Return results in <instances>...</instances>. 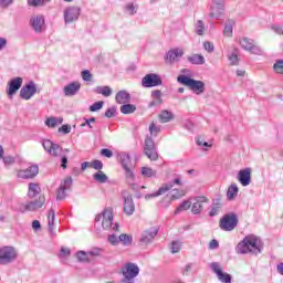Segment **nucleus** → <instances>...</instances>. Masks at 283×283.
<instances>
[{"label": "nucleus", "instance_id": "680f3d73", "mask_svg": "<svg viewBox=\"0 0 283 283\" xmlns=\"http://www.w3.org/2000/svg\"><path fill=\"white\" fill-rule=\"evenodd\" d=\"M196 144L198 145V147H211L212 146V144L205 142V139H202L200 137H198L196 139Z\"/></svg>", "mask_w": 283, "mask_h": 283}, {"label": "nucleus", "instance_id": "de8ad7c7", "mask_svg": "<svg viewBox=\"0 0 283 283\" xmlns=\"http://www.w3.org/2000/svg\"><path fill=\"white\" fill-rule=\"evenodd\" d=\"M108 242L113 247H118V244H120V235L119 237L116 234L108 235Z\"/></svg>", "mask_w": 283, "mask_h": 283}, {"label": "nucleus", "instance_id": "5701e85b", "mask_svg": "<svg viewBox=\"0 0 283 283\" xmlns=\"http://www.w3.org/2000/svg\"><path fill=\"white\" fill-rule=\"evenodd\" d=\"M209 202V198L201 196L196 197L195 202L192 203L191 211L195 216H200L202 213V209H205V205Z\"/></svg>", "mask_w": 283, "mask_h": 283}, {"label": "nucleus", "instance_id": "473e14b6", "mask_svg": "<svg viewBox=\"0 0 283 283\" xmlns=\"http://www.w3.org/2000/svg\"><path fill=\"white\" fill-rule=\"evenodd\" d=\"M175 116L174 113H171L170 111H161L159 114V122L160 123H171V120H174Z\"/></svg>", "mask_w": 283, "mask_h": 283}, {"label": "nucleus", "instance_id": "f03ea898", "mask_svg": "<svg viewBox=\"0 0 283 283\" xmlns=\"http://www.w3.org/2000/svg\"><path fill=\"white\" fill-rule=\"evenodd\" d=\"M177 81L181 85H186V87H189L197 96H200V94H205V82L198 81L195 78H191L187 75H179L177 77Z\"/></svg>", "mask_w": 283, "mask_h": 283}, {"label": "nucleus", "instance_id": "bf43d9fd", "mask_svg": "<svg viewBox=\"0 0 283 283\" xmlns=\"http://www.w3.org/2000/svg\"><path fill=\"white\" fill-rule=\"evenodd\" d=\"M82 78L86 81V83H90V81H92V73L88 70L82 71Z\"/></svg>", "mask_w": 283, "mask_h": 283}, {"label": "nucleus", "instance_id": "4c0bfd02", "mask_svg": "<svg viewBox=\"0 0 283 283\" xmlns=\"http://www.w3.org/2000/svg\"><path fill=\"white\" fill-rule=\"evenodd\" d=\"M95 94H102V96H112V87L109 86H97L94 88Z\"/></svg>", "mask_w": 283, "mask_h": 283}, {"label": "nucleus", "instance_id": "a19ab883", "mask_svg": "<svg viewBox=\"0 0 283 283\" xmlns=\"http://www.w3.org/2000/svg\"><path fill=\"white\" fill-rule=\"evenodd\" d=\"M133 240H134L133 237L129 234L123 233L119 235V242H122L124 247H132Z\"/></svg>", "mask_w": 283, "mask_h": 283}, {"label": "nucleus", "instance_id": "603ef678", "mask_svg": "<svg viewBox=\"0 0 283 283\" xmlns=\"http://www.w3.org/2000/svg\"><path fill=\"white\" fill-rule=\"evenodd\" d=\"M103 105H105V102L103 101L95 102L90 106V112H98V109H103Z\"/></svg>", "mask_w": 283, "mask_h": 283}, {"label": "nucleus", "instance_id": "774afa93", "mask_svg": "<svg viewBox=\"0 0 283 283\" xmlns=\"http://www.w3.org/2000/svg\"><path fill=\"white\" fill-rule=\"evenodd\" d=\"M4 165H14V157L12 156H4L2 157Z\"/></svg>", "mask_w": 283, "mask_h": 283}, {"label": "nucleus", "instance_id": "4468645a", "mask_svg": "<svg viewBox=\"0 0 283 283\" xmlns=\"http://www.w3.org/2000/svg\"><path fill=\"white\" fill-rule=\"evenodd\" d=\"M101 220L103 229H112V224H114V214L109 209H105L103 213L95 217V222H101Z\"/></svg>", "mask_w": 283, "mask_h": 283}, {"label": "nucleus", "instance_id": "052dcab7", "mask_svg": "<svg viewBox=\"0 0 283 283\" xmlns=\"http://www.w3.org/2000/svg\"><path fill=\"white\" fill-rule=\"evenodd\" d=\"M149 132H150L151 136H158L160 128L157 127L156 124L151 123L149 126Z\"/></svg>", "mask_w": 283, "mask_h": 283}, {"label": "nucleus", "instance_id": "5fc2aeb1", "mask_svg": "<svg viewBox=\"0 0 283 283\" xmlns=\"http://www.w3.org/2000/svg\"><path fill=\"white\" fill-rule=\"evenodd\" d=\"M170 249H171V253H180V249H182V247L180 245V242L172 241Z\"/></svg>", "mask_w": 283, "mask_h": 283}, {"label": "nucleus", "instance_id": "39448f33", "mask_svg": "<svg viewBox=\"0 0 283 283\" xmlns=\"http://www.w3.org/2000/svg\"><path fill=\"white\" fill-rule=\"evenodd\" d=\"M238 214H235V212H230L220 219L219 227L221 231H233L235 227H238Z\"/></svg>", "mask_w": 283, "mask_h": 283}, {"label": "nucleus", "instance_id": "9d476101", "mask_svg": "<svg viewBox=\"0 0 283 283\" xmlns=\"http://www.w3.org/2000/svg\"><path fill=\"white\" fill-rule=\"evenodd\" d=\"M30 28L36 32V34H43L45 28V17L43 14L32 15L29 21Z\"/></svg>", "mask_w": 283, "mask_h": 283}, {"label": "nucleus", "instance_id": "72a5a7b5", "mask_svg": "<svg viewBox=\"0 0 283 283\" xmlns=\"http://www.w3.org/2000/svg\"><path fill=\"white\" fill-rule=\"evenodd\" d=\"M30 8H43L48 3H52V0H27Z\"/></svg>", "mask_w": 283, "mask_h": 283}, {"label": "nucleus", "instance_id": "e433bc0d", "mask_svg": "<svg viewBox=\"0 0 283 283\" xmlns=\"http://www.w3.org/2000/svg\"><path fill=\"white\" fill-rule=\"evenodd\" d=\"M93 179L96 181V182H99L101 185H105V182H107V180H109V177H107L105 175V172H103V170H98L97 172H95L93 175Z\"/></svg>", "mask_w": 283, "mask_h": 283}, {"label": "nucleus", "instance_id": "a878e982", "mask_svg": "<svg viewBox=\"0 0 283 283\" xmlns=\"http://www.w3.org/2000/svg\"><path fill=\"white\" fill-rule=\"evenodd\" d=\"M80 90H81V83L71 82L63 88L64 96H76V94H78Z\"/></svg>", "mask_w": 283, "mask_h": 283}, {"label": "nucleus", "instance_id": "49530a36", "mask_svg": "<svg viewBox=\"0 0 283 283\" xmlns=\"http://www.w3.org/2000/svg\"><path fill=\"white\" fill-rule=\"evenodd\" d=\"M196 32L199 36H202V34H205V22H202V20L197 21Z\"/></svg>", "mask_w": 283, "mask_h": 283}, {"label": "nucleus", "instance_id": "13d9d810", "mask_svg": "<svg viewBox=\"0 0 283 283\" xmlns=\"http://www.w3.org/2000/svg\"><path fill=\"white\" fill-rule=\"evenodd\" d=\"M223 34H224V36H232V34H233V24L232 23H229L224 27Z\"/></svg>", "mask_w": 283, "mask_h": 283}, {"label": "nucleus", "instance_id": "e2e57ef3", "mask_svg": "<svg viewBox=\"0 0 283 283\" xmlns=\"http://www.w3.org/2000/svg\"><path fill=\"white\" fill-rule=\"evenodd\" d=\"M192 269H193V263L186 264L182 271V275H186V276L189 275Z\"/></svg>", "mask_w": 283, "mask_h": 283}, {"label": "nucleus", "instance_id": "79ce46f5", "mask_svg": "<svg viewBox=\"0 0 283 283\" xmlns=\"http://www.w3.org/2000/svg\"><path fill=\"white\" fill-rule=\"evenodd\" d=\"M142 176H144V178H156V170H154L149 167H143Z\"/></svg>", "mask_w": 283, "mask_h": 283}, {"label": "nucleus", "instance_id": "8fccbe9b", "mask_svg": "<svg viewBox=\"0 0 283 283\" xmlns=\"http://www.w3.org/2000/svg\"><path fill=\"white\" fill-rule=\"evenodd\" d=\"M102 254L103 249L101 248H93L88 251V255H91V258H101Z\"/></svg>", "mask_w": 283, "mask_h": 283}, {"label": "nucleus", "instance_id": "6e6552de", "mask_svg": "<svg viewBox=\"0 0 283 283\" xmlns=\"http://www.w3.org/2000/svg\"><path fill=\"white\" fill-rule=\"evenodd\" d=\"M64 23L69 25L70 23L76 22L78 17H81V7L69 6L63 12Z\"/></svg>", "mask_w": 283, "mask_h": 283}, {"label": "nucleus", "instance_id": "dca6fc26", "mask_svg": "<svg viewBox=\"0 0 283 283\" xmlns=\"http://www.w3.org/2000/svg\"><path fill=\"white\" fill-rule=\"evenodd\" d=\"M182 56H185V51L182 49L175 48V49H170L166 53L164 60L169 65H174V63H178V61H180Z\"/></svg>", "mask_w": 283, "mask_h": 283}, {"label": "nucleus", "instance_id": "412c9836", "mask_svg": "<svg viewBox=\"0 0 283 283\" xmlns=\"http://www.w3.org/2000/svg\"><path fill=\"white\" fill-rule=\"evenodd\" d=\"M240 45L251 54H262V49L255 45V42L249 38H242L240 40Z\"/></svg>", "mask_w": 283, "mask_h": 283}, {"label": "nucleus", "instance_id": "c85d7f7f", "mask_svg": "<svg viewBox=\"0 0 283 283\" xmlns=\"http://www.w3.org/2000/svg\"><path fill=\"white\" fill-rule=\"evenodd\" d=\"M188 63H191V65H205L206 60L205 56L193 53L190 56L187 57Z\"/></svg>", "mask_w": 283, "mask_h": 283}, {"label": "nucleus", "instance_id": "58836bf2", "mask_svg": "<svg viewBox=\"0 0 283 283\" xmlns=\"http://www.w3.org/2000/svg\"><path fill=\"white\" fill-rule=\"evenodd\" d=\"M55 218H56V212H54V209H51L48 213V222H49L50 233H54V219Z\"/></svg>", "mask_w": 283, "mask_h": 283}, {"label": "nucleus", "instance_id": "b1692460", "mask_svg": "<svg viewBox=\"0 0 283 283\" xmlns=\"http://www.w3.org/2000/svg\"><path fill=\"white\" fill-rule=\"evenodd\" d=\"M21 85H23V78L21 77L12 78L8 83V88H7L8 96H14V94H17L19 90H21Z\"/></svg>", "mask_w": 283, "mask_h": 283}, {"label": "nucleus", "instance_id": "1a4fd4ad", "mask_svg": "<svg viewBox=\"0 0 283 283\" xmlns=\"http://www.w3.org/2000/svg\"><path fill=\"white\" fill-rule=\"evenodd\" d=\"M122 273L124 276V279L122 280L123 282L134 283V277H137V275L140 273V269L134 263H128L126 264Z\"/></svg>", "mask_w": 283, "mask_h": 283}, {"label": "nucleus", "instance_id": "7ed1b4c3", "mask_svg": "<svg viewBox=\"0 0 283 283\" xmlns=\"http://www.w3.org/2000/svg\"><path fill=\"white\" fill-rule=\"evenodd\" d=\"M119 163L125 171V177L128 181L134 182L136 176L134 175V170H132V156L129 154L123 151L118 154Z\"/></svg>", "mask_w": 283, "mask_h": 283}, {"label": "nucleus", "instance_id": "bb28decb", "mask_svg": "<svg viewBox=\"0 0 283 283\" xmlns=\"http://www.w3.org/2000/svg\"><path fill=\"white\" fill-rule=\"evenodd\" d=\"M115 101L118 105H125L132 101V95L127 91H119L115 95Z\"/></svg>", "mask_w": 283, "mask_h": 283}, {"label": "nucleus", "instance_id": "09e8293b", "mask_svg": "<svg viewBox=\"0 0 283 283\" xmlns=\"http://www.w3.org/2000/svg\"><path fill=\"white\" fill-rule=\"evenodd\" d=\"M273 70L276 74H283V60H276Z\"/></svg>", "mask_w": 283, "mask_h": 283}, {"label": "nucleus", "instance_id": "4d7b16f0", "mask_svg": "<svg viewBox=\"0 0 283 283\" xmlns=\"http://www.w3.org/2000/svg\"><path fill=\"white\" fill-rule=\"evenodd\" d=\"M72 250L70 248L62 247L60 250V258H70Z\"/></svg>", "mask_w": 283, "mask_h": 283}, {"label": "nucleus", "instance_id": "ea45409f", "mask_svg": "<svg viewBox=\"0 0 283 283\" xmlns=\"http://www.w3.org/2000/svg\"><path fill=\"white\" fill-rule=\"evenodd\" d=\"M119 111L122 112V114H134V112H136V105L134 104H123L119 108Z\"/></svg>", "mask_w": 283, "mask_h": 283}, {"label": "nucleus", "instance_id": "c03bdc74", "mask_svg": "<svg viewBox=\"0 0 283 283\" xmlns=\"http://www.w3.org/2000/svg\"><path fill=\"white\" fill-rule=\"evenodd\" d=\"M187 192L184 189H172V195L170 197L171 200H180V198H184Z\"/></svg>", "mask_w": 283, "mask_h": 283}, {"label": "nucleus", "instance_id": "ddd939ff", "mask_svg": "<svg viewBox=\"0 0 283 283\" xmlns=\"http://www.w3.org/2000/svg\"><path fill=\"white\" fill-rule=\"evenodd\" d=\"M43 205H45V196L41 195L36 200L21 205L20 211L21 213H25V211H36L41 209Z\"/></svg>", "mask_w": 283, "mask_h": 283}, {"label": "nucleus", "instance_id": "9b49d317", "mask_svg": "<svg viewBox=\"0 0 283 283\" xmlns=\"http://www.w3.org/2000/svg\"><path fill=\"white\" fill-rule=\"evenodd\" d=\"M122 197L124 200V213H126V216H134V211H136V203H134V197L127 190L122 191Z\"/></svg>", "mask_w": 283, "mask_h": 283}, {"label": "nucleus", "instance_id": "c756f323", "mask_svg": "<svg viewBox=\"0 0 283 283\" xmlns=\"http://www.w3.org/2000/svg\"><path fill=\"white\" fill-rule=\"evenodd\" d=\"M151 97L154 98V101L149 103V107L163 105V92H160V90L153 91Z\"/></svg>", "mask_w": 283, "mask_h": 283}, {"label": "nucleus", "instance_id": "6e6d98bb", "mask_svg": "<svg viewBox=\"0 0 283 283\" xmlns=\"http://www.w3.org/2000/svg\"><path fill=\"white\" fill-rule=\"evenodd\" d=\"M203 50H206V52H209V54H211V52H213L216 50V46L213 45L212 42H203Z\"/></svg>", "mask_w": 283, "mask_h": 283}, {"label": "nucleus", "instance_id": "69168bd1", "mask_svg": "<svg viewBox=\"0 0 283 283\" xmlns=\"http://www.w3.org/2000/svg\"><path fill=\"white\" fill-rule=\"evenodd\" d=\"M59 132H61L62 134H70V132H72V126L65 124V125H62L60 128H59Z\"/></svg>", "mask_w": 283, "mask_h": 283}, {"label": "nucleus", "instance_id": "cd10ccee", "mask_svg": "<svg viewBox=\"0 0 283 283\" xmlns=\"http://www.w3.org/2000/svg\"><path fill=\"white\" fill-rule=\"evenodd\" d=\"M221 210H222V199L220 198L213 199L211 210L209 212L210 218H216V216H218Z\"/></svg>", "mask_w": 283, "mask_h": 283}, {"label": "nucleus", "instance_id": "f8f14e48", "mask_svg": "<svg viewBox=\"0 0 283 283\" xmlns=\"http://www.w3.org/2000/svg\"><path fill=\"white\" fill-rule=\"evenodd\" d=\"M210 268H211L212 272L217 275L219 282L231 283V281L233 280V276H231V274L222 271V266H220V263L212 262L210 264Z\"/></svg>", "mask_w": 283, "mask_h": 283}, {"label": "nucleus", "instance_id": "393cba45", "mask_svg": "<svg viewBox=\"0 0 283 283\" xmlns=\"http://www.w3.org/2000/svg\"><path fill=\"white\" fill-rule=\"evenodd\" d=\"M238 180L242 187H249L251 185V168L241 169L238 172Z\"/></svg>", "mask_w": 283, "mask_h": 283}, {"label": "nucleus", "instance_id": "0e129e2a", "mask_svg": "<svg viewBox=\"0 0 283 283\" xmlns=\"http://www.w3.org/2000/svg\"><path fill=\"white\" fill-rule=\"evenodd\" d=\"M106 118H114L116 116V107H111L105 112Z\"/></svg>", "mask_w": 283, "mask_h": 283}, {"label": "nucleus", "instance_id": "3c124183", "mask_svg": "<svg viewBox=\"0 0 283 283\" xmlns=\"http://www.w3.org/2000/svg\"><path fill=\"white\" fill-rule=\"evenodd\" d=\"M90 167L96 171H101V169H103V161L95 159L90 164Z\"/></svg>", "mask_w": 283, "mask_h": 283}, {"label": "nucleus", "instance_id": "a18cd8bd", "mask_svg": "<svg viewBox=\"0 0 283 283\" xmlns=\"http://www.w3.org/2000/svg\"><path fill=\"white\" fill-rule=\"evenodd\" d=\"M76 258L78 262H90V252L78 251Z\"/></svg>", "mask_w": 283, "mask_h": 283}, {"label": "nucleus", "instance_id": "a211bd4d", "mask_svg": "<svg viewBox=\"0 0 283 283\" xmlns=\"http://www.w3.org/2000/svg\"><path fill=\"white\" fill-rule=\"evenodd\" d=\"M144 154L149 158V160H157L158 159V151L156 150V144L154 143V139L150 137H147L145 139V147H144Z\"/></svg>", "mask_w": 283, "mask_h": 283}, {"label": "nucleus", "instance_id": "f257e3e1", "mask_svg": "<svg viewBox=\"0 0 283 283\" xmlns=\"http://www.w3.org/2000/svg\"><path fill=\"white\" fill-rule=\"evenodd\" d=\"M262 249L263 247L260 238L255 235H248L238 243L235 251L239 255H247V253L259 255V253H262Z\"/></svg>", "mask_w": 283, "mask_h": 283}, {"label": "nucleus", "instance_id": "f3484780", "mask_svg": "<svg viewBox=\"0 0 283 283\" xmlns=\"http://www.w3.org/2000/svg\"><path fill=\"white\" fill-rule=\"evenodd\" d=\"M156 235H158L157 228H150L148 230L143 231L140 234V238H139V244L142 247H147L148 244H151V242H154Z\"/></svg>", "mask_w": 283, "mask_h": 283}, {"label": "nucleus", "instance_id": "864d4df0", "mask_svg": "<svg viewBox=\"0 0 283 283\" xmlns=\"http://www.w3.org/2000/svg\"><path fill=\"white\" fill-rule=\"evenodd\" d=\"M229 61H230V65H239L240 60L238 59V54L237 53H231L228 56Z\"/></svg>", "mask_w": 283, "mask_h": 283}, {"label": "nucleus", "instance_id": "0eeeda50", "mask_svg": "<svg viewBox=\"0 0 283 283\" xmlns=\"http://www.w3.org/2000/svg\"><path fill=\"white\" fill-rule=\"evenodd\" d=\"M174 185H182L180 178H176L172 182L163 184L161 187L153 193L145 195V200H151V198H158V196H165L167 191H171L174 189Z\"/></svg>", "mask_w": 283, "mask_h": 283}, {"label": "nucleus", "instance_id": "2eb2a0df", "mask_svg": "<svg viewBox=\"0 0 283 283\" xmlns=\"http://www.w3.org/2000/svg\"><path fill=\"white\" fill-rule=\"evenodd\" d=\"M163 85V77L156 73H149L142 78L143 87H158Z\"/></svg>", "mask_w": 283, "mask_h": 283}, {"label": "nucleus", "instance_id": "7c9ffc66", "mask_svg": "<svg viewBox=\"0 0 283 283\" xmlns=\"http://www.w3.org/2000/svg\"><path fill=\"white\" fill-rule=\"evenodd\" d=\"M41 193L39 184L30 182L28 188V198H36Z\"/></svg>", "mask_w": 283, "mask_h": 283}, {"label": "nucleus", "instance_id": "2f4dec72", "mask_svg": "<svg viewBox=\"0 0 283 283\" xmlns=\"http://www.w3.org/2000/svg\"><path fill=\"white\" fill-rule=\"evenodd\" d=\"M224 14V7H218L212 4L210 7V18L211 19H220Z\"/></svg>", "mask_w": 283, "mask_h": 283}, {"label": "nucleus", "instance_id": "c9c22d12", "mask_svg": "<svg viewBox=\"0 0 283 283\" xmlns=\"http://www.w3.org/2000/svg\"><path fill=\"white\" fill-rule=\"evenodd\" d=\"M238 191H240V189L238 188V185L237 184H232L228 188V192H227L228 200H234L238 197Z\"/></svg>", "mask_w": 283, "mask_h": 283}, {"label": "nucleus", "instance_id": "423d86ee", "mask_svg": "<svg viewBox=\"0 0 283 283\" xmlns=\"http://www.w3.org/2000/svg\"><path fill=\"white\" fill-rule=\"evenodd\" d=\"M17 258H19V253L14 247L6 245L0 248V264H12Z\"/></svg>", "mask_w": 283, "mask_h": 283}, {"label": "nucleus", "instance_id": "20e7f679", "mask_svg": "<svg viewBox=\"0 0 283 283\" xmlns=\"http://www.w3.org/2000/svg\"><path fill=\"white\" fill-rule=\"evenodd\" d=\"M42 147L49 154L50 156H53V158H59L62 153L70 154V149L61 147L59 144L53 143L50 139H44L42 142Z\"/></svg>", "mask_w": 283, "mask_h": 283}, {"label": "nucleus", "instance_id": "6ab92c4d", "mask_svg": "<svg viewBox=\"0 0 283 283\" xmlns=\"http://www.w3.org/2000/svg\"><path fill=\"white\" fill-rule=\"evenodd\" d=\"M39 176V166L32 165L27 169L18 170L17 177L22 178V180H31L32 178H36Z\"/></svg>", "mask_w": 283, "mask_h": 283}, {"label": "nucleus", "instance_id": "338daca9", "mask_svg": "<svg viewBox=\"0 0 283 283\" xmlns=\"http://www.w3.org/2000/svg\"><path fill=\"white\" fill-rule=\"evenodd\" d=\"M271 29L273 30V32H275V34L283 35V27L282 25L274 24L271 27Z\"/></svg>", "mask_w": 283, "mask_h": 283}, {"label": "nucleus", "instance_id": "4be33fe9", "mask_svg": "<svg viewBox=\"0 0 283 283\" xmlns=\"http://www.w3.org/2000/svg\"><path fill=\"white\" fill-rule=\"evenodd\" d=\"M72 177L64 179V181L60 185L59 189L56 190V200H65L67 195L65 191L72 189Z\"/></svg>", "mask_w": 283, "mask_h": 283}, {"label": "nucleus", "instance_id": "f704fd0d", "mask_svg": "<svg viewBox=\"0 0 283 283\" xmlns=\"http://www.w3.org/2000/svg\"><path fill=\"white\" fill-rule=\"evenodd\" d=\"M61 124H63V117H49L45 120L46 127H51V129H54L56 125H61Z\"/></svg>", "mask_w": 283, "mask_h": 283}, {"label": "nucleus", "instance_id": "aec40b11", "mask_svg": "<svg viewBox=\"0 0 283 283\" xmlns=\"http://www.w3.org/2000/svg\"><path fill=\"white\" fill-rule=\"evenodd\" d=\"M36 92V84L31 81L20 90V98L23 101H30V98H32Z\"/></svg>", "mask_w": 283, "mask_h": 283}, {"label": "nucleus", "instance_id": "37998d69", "mask_svg": "<svg viewBox=\"0 0 283 283\" xmlns=\"http://www.w3.org/2000/svg\"><path fill=\"white\" fill-rule=\"evenodd\" d=\"M188 209H191V201H184L181 205H179L175 210V216H178L180 211H187Z\"/></svg>", "mask_w": 283, "mask_h": 283}]
</instances>
